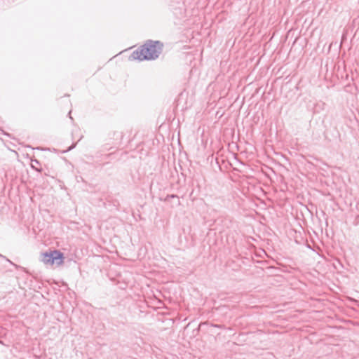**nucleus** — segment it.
I'll list each match as a JSON object with an SVG mask.
<instances>
[{
	"mask_svg": "<svg viewBox=\"0 0 359 359\" xmlns=\"http://www.w3.org/2000/svg\"><path fill=\"white\" fill-rule=\"evenodd\" d=\"M39 164H40V163L38 160H32V168L35 169L36 170L40 172L41 170L36 167V165H39Z\"/></svg>",
	"mask_w": 359,
	"mask_h": 359,
	"instance_id": "3",
	"label": "nucleus"
},
{
	"mask_svg": "<svg viewBox=\"0 0 359 359\" xmlns=\"http://www.w3.org/2000/svg\"><path fill=\"white\" fill-rule=\"evenodd\" d=\"M163 44L159 41H148L129 56L130 61L154 60L161 53Z\"/></svg>",
	"mask_w": 359,
	"mask_h": 359,
	"instance_id": "1",
	"label": "nucleus"
},
{
	"mask_svg": "<svg viewBox=\"0 0 359 359\" xmlns=\"http://www.w3.org/2000/svg\"><path fill=\"white\" fill-rule=\"evenodd\" d=\"M64 255L59 250H52L41 253V262L45 264H56L60 266L63 264Z\"/></svg>",
	"mask_w": 359,
	"mask_h": 359,
	"instance_id": "2",
	"label": "nucleus"
}]
</instances>
